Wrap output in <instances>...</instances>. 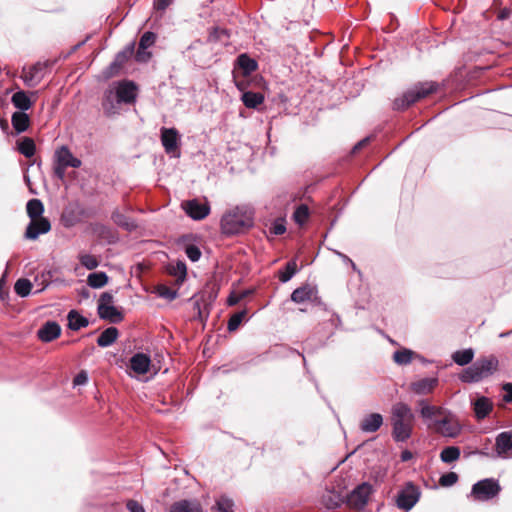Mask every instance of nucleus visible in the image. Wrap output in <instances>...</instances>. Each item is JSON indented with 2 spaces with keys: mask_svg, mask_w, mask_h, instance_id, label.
I'll return each mask as SVG.
<instances>
[{
  "mask_svg": "<svg viewBox=\"0 0 512 512\" xmlns=\"http://www.w3.org/2000/svg\"><path fill=\"white\" fill-rule=\"evenodd\" d=\"M172 2L173 0H154L153 7L156 11L163 13Z\"/></svg>",
  "mask_w": 512,
  "mask_h": 512,
  "instance_id": "nucleus-50",
  "label": "nucleus"
},
{
  "mask_svg": "<svg viewBox=\"0 0 512 512\" xmlns=\"http://www.w3.org/2000/svg\"><path fill=\"white\" fill-rule=\"evenodd\" d=\"M494 449L497 457L501 459H508L511 457L512 430L501 432L496 436Z\"/></svg>",
  "mask_w": 512,
  "mask_h": 512,
  "instance_id": "nucleus-13",
  "label": "nucleus"
},
{
  "mask_svg": "<svg viewBox=\"0 0 512 512\" xmlns=\"http://www.w3.org/2000/svg\"><path fill=\"white\" fill-rule=\"evenodd\" d=\"M125 58L123 53H119L116 57V62H121Z\"/></svg>",
  "mask_w": 512,
  "mask_h": 512,
  "instance_id": "nucleus-63",
  "label": "nucleus"
},
{
  "mask_svg": "<svg viewBox=\"0 0 512 512\" xmlns=\"http://www.w3.org/2000/svg\"><path fill=\"white\" fill-rule=\"evenodd\" d=\"M246 315H247L246 310H241V311L233 314L228 321V325H227L228 330L230 332L236 331L239 328V326L241 325V323L243 322V320L246 318Z\"/></svg>",
  "mask_w": 512,
  "mask_h": 512,
  "instance_id": "nucleus-42",
  "label": "nucleus"
},
{
  "mask_svg": "<svg viewBox=\"0 0 512 512\" xmlns=\"http://www.w3.org/2000/svg\"><path fill=\"white\" fill-rule=\"evenodd\" d=\"M216 504L219 512H234V502L226 496H221Z\"/></svg>",
  "mask_w": 512,
  "mask_h": 512,
  "instance_id": "nucleus-44",
  "label": "nucleus"
},
{
  "mask_svg": "<svg viewBox=\"0 0 512 512\" xmlns=\"http://www.w3.org/2000/svg\"><path fill=\"white\" fill-rule=\"evenodd\" d=\"M438 385V379L436 377H426L410 383V390L417 395H428Z\"/></svg>",
  "mask_w": 512,
  "mask_h": 512,
  "instance_id": "nucleus-19",
  "label": "nucleus"
},
{
  "mask_svg": "<svg viewBox=\"0 0 512 512\" xmlns=\"http://www.w3.org/2000/svg\"><path fill=\"white\" fill-rule=\"evenodd\" d=\"M169 512H202V506L197 500H179L174 502Z\"/></svg>",
  "mask_w": 512,
  "mask_h": 512,
  "instance_id": "nucleus-25",
  "label": "nucleus"
},
{
  "mask_svg": "<svg viewBox=\"0 0 512 512\" xmlns=\"http://www.w3.org/2000/svg\"><path fill=\"white\" fill-rule=\"evenodd\" d=\"M428 428L434 432L444 436L455 438L459 435L461 427L454 415L446 411L441 418L433 420L428 424Z\"/></svg>",
  "mask_w": 512,
  "mask_h": 512,
  "instance_id": "nucleus-5",
  "label": "nucleus"
},
{
  "mask_svg": "<svg viewBox=\"0 0 512 512\" xmlns=\"http://www.w3.org/2000/svg\"><path fill=\"white\" fill-rule=\"evenodd\" d=\"M186 265L183 262H178L175 269L174 274L179 276L180 278H184L186 276Z\"/></svg>",
  "mask_w": 512,
  "mask_h": 512,
  "instance_id": "nucleus-55",
  "label": "nucleus"
},
{
  "mask_svg": "<svg viewBox=\"0 0 512 512\" xmlns=\"http://www.w3.org/2000/svg\"><path fill=\"white\" fill-rule=\"evenodd\" d=\"M392 436L397 442L408 440L413 431L415 415L411 407L404 402H397L391 408Z\"/></svg>",
  "mask_w": 512,
  "mask_h": 512,
  "instance_id": "nucleus-1",
  "label": "nucleus"
},
{
  "mask_svg": "<svg viewBox=\"0 0 512 512\" xmlns=\"http://www.w3.org/2000/svg\"><path fill=\"white\" fill-rule=\"evenodd\" d=\"M185 253L192 262L198 261L201 257V251L196 245H188Z\"/></svg>",
  "mask_w": 512,
  "mask_h": 512,
  "instance_id": "nucleus-48",
  "label": "nucleus"
},
{
  "mask_svg": "<svg viewBox=\"0 0 512 512\" xmlns=\"http://www.w3.org/2000/svg\"><path fill=\"white\" fill-rule=\"evenodd\" d=\"M438 87L436 82L418 83L406 91L401 97L396 98L393 102V108L395 110H404L418 100L436 92Z\"/></svg>",
  "mask_w": 512,
  "mask_h": 512,
  "instance_id": "nucleus-4",
  "label": "nucleus"
},
{
  "mask_svg": "<svg viewBox=\"0 0 512 512\" xmlns=\"http://www.w3.org/2000/svg\"><path fill=\"white\" fill-rule=\"evenodd\" d=\"M26 211L28 216L30 217V220L36 218H43V203L39 199H31L27 202Z\"/></svg>",
  "mask_w": 512,
  "mask_h": 512,
  "instance_id": "nucleus-36",
  "label": "nucleus"
},
{
  "mask_svg": "<svg viewBox=\"0 0 512 512\" xmlns=\"http://www.w3.org/2000/svg\"><path fill=\"white\" fill-rule=\"evenodd\" d=\"M160 296L173 300L176 297V292L167 287H161L159 291Z\"/></svg>",
  "mask_w": 512,
  "mask_h": 512,
  "instance_id": "nucleus-56",
  "label": "nucleus"
},
{
  "mask_svg": "<svg viewBox=\"0 0 512 512\" xmlns=\"http://www.w3.org/2000/svg\"><path fill=\"white\" fill-rule=\"evenodd\" d=\"M475 416L478 420L486 418L493 409L492 401L487 397H479L473 403Z\"/></svg>",
  "mask_w": 512,
  "mask_h": 512,
  "instance_id": "nucleus-26",
  "label": "nucleus"
},
{
  "mask_svg": "<svg viewBox=\"0 0 512 512\" xmlns=\"http://www.w3.org/2000/svg\"><path fill=\"white\" fill-rule=\"evenodd\" d=\"M241 100L247 108L255 109L264 101V95L260 92L247 91L242 94Z\"/></svg>",
  "mask_w": 512,
  "mask_h": 512,
  "instance_id": "nucleus-31",
  "label": "nucleus"
},
{
  "mask_svg": "<svg viewBox=\"0 0 512 512\" xmlns=\"http://www.w3.org/2000/svg\"><path fill=\"white\" fill-rule=\"evenodd\" d=\"M111 218L116 225L125 229L126 231L131 232L137 228L136 222L132 218L121 213L119 210H115L112 213Z\"/></svg>",
  "mask_w": 512,
  "mask_h": 512,
  "instance_id": "nucleus-28",
  "label": "nucleus"
},
{
  "mask_svg": "<svg viewBox=\"0 0 512 512\" xmlns=\"http://www.w3.org/2000/svg\"><path fill=\"white\" fill-rule=\"evenodd\" d=\"M122 102L113 89H107L102 99V109L108 117L116 115L120 111Z\"/></svg>",
  "mask_w": 512,
  "mask_h": 512,
  "instance_id": "nucleus-17",
  "label": "nucleus"
},
{
  "mask_svg": "<svg viewBox=\"0 0 512 512\" xmlns=\"http://www.w3.org/2000/svg\"><path fill=\"white\" fill-rule=\"evenodd\" d=\"M458 481V475L455 472H448L443 474L439 479V484L442 487L453 486Z\"/></svg>",
  "mask_w": 512,
  "mask_h": 512,
  "instance_id": "nucleus-46",
  "label": "nucleus"
},
{
  "mask_svg": "<svg viewBox=\"0 0 512 512\" xmlns=\"http://www.w3.org/2000/svg\"><path fill=\"white\" fill-rule=\"evenodd\" d=\"M246 295V292H243L241 294H231L227 299V303L229 306H234L238 304L239 301L242 300Z\"/></svg>",
  "mask_w": 512,
  "mask_h": 512,
  "instance_id": "nucleus-53",
  "label": "nucleus"
},
{
  "mask_svg": "<svg viewBox=\"0 0 512 512\" xmlns=\"http://www.w3.org/2000/svg\"><path fill=\"white\" fill-rule=\"evenodd\" d=\"M286 231V226L283 219H278L273 222L272 226L270 227V233L273 235H282Z\"/></svg>",
  "mask_w": 512,
  "mask_h": 512,
  "instance_id": "nucleus-49",
  "label": "nucleus"
},
{
  "mask_svg": "<svg viewBox=\"0 0 512 512\" xmlns=\"http://www.w3.org/2000/svg\"><path fill=\"white\" fill-rule=\"evenodd\" d=\"M87 381H88L87 373H86L85 371H81V372H79V373L75 376V378H74V380H73V383H74V385L79 386V385H84V384H86V383H87Z\"/></svg>",
  "mask_w": 512,
  "mask_h": 512,
  "instance_id": "nucleus-54",
  "label": "nucleus"
},
{
  "mask_svg": "<svg viewBox=\"0 0 512 512\" xmlns=\"http://www.w3.org/2000/svg\"><path fill=\"white\" fill-rule=\"evenodd\" d=\"M501 490L497 480L486 478L476 482L471 489V496L477 501H488L496 497Z\"/></svg>",
  "mask_w": 512,
  "mask_h": 512,
  "instance_id": "nucleus-7",
  "label": "nucleus"
},
{
  "mask_svg": "<svg viewBox=\"0 0 512 512\" xmlns=\"http://www.w3.org/2000/svg\"><path fill=\"white\" fill-rule=\"evenodd\" d=\"M46 68V63L37 62L29 67H23L20 77L26 86L35 87L44 78Z\"/></svg>",
  "mask_w": 512,
  "mask_h": 512,
  "instance_id": "nucleus-11",
  "label": "nucleus"
},
{
  "mask_svg": "<svg viewBox=\"0 0 512 512\" xmlns=\"http://www.w3.org/2000/svg\"><path fill=\"white\" fill-rule=\"evenodd\" d=\"M54 162L66 167L79 168L81 160L75 157L67 146L59 147L54 153Z\"/></svg>",
  "mask_w": 512,
  "mask_h": 512,
  "instance_id": "nucleus-18",
  "label": "nucleus"
},
{
  "mask_svg": "<svg viewBox=\"0 0 512 512\" xmlns=\"http://www.w3.org/2000/svg\"><path fill=\"white\" fill-rule=\"evenodd\" d=\"M413 458V454L409 450H404L401 452L400 459L402 462H407Z\"/></svg>",
  "mask_w": 512,
  "mask_h": 512,
  "instance_id": "nucleus-58",
  "label": "nucleus"
},
{
  "mask_svg": "<svg viewBox=\"0 0 512 512\" xmlns=\"http://www.w3.org/2000/svg\"><path fill=\"white\" fill-rule=\"evenodd\" d=\"M126 506L129 512H145L143 506L135 500H129Z\"/></svg>",
  "mask_w": 512,
  "mask_h": 512,
  "instance_id": "nucleus-52",
  "label": "nucleus"
},
{
  "mask_svg": "<svg viewBox=\"0 0 512 512\" xmlns=\"http://www.w3.org/2000/svg\"><path fill=\"white\" fill-rule=\"evenodd\" d=\"M68 167L66 166H62L61 164H58L56 162H54V175L59 179V180H64L65 178V175H66V169Z\"/></svg>",
  "mask_w": 512,
  "mask_h": 512,
  "instance_id": "nucleus-51",
  "label": "nucleus"
},
{
  "mask_svg": "<svg viewBox=\"0 0 512 512\" xmlns=\"http://www.w3.org/2000/svg\"><path fill=\"white\" fill-rule=\"evenodd\" d=\"M418 405L420 407V416L427 425L432 423L433 420L441 418V416L446 412L442 407L432 405L425 399L419 400Z\"/></svg>",
  "mask_w": 512,
  "mask_h": 512,
  "instance_id": "nucleus-16",
  "label": "nucleus"
},
{
  "mask_svg": "<svg viewBox=\"0 0 512 512\" xmlns=\"http://www.w3.org/2000/svg\"><path fill=\"white\" fill-rule=\"evenodd\" d=\"M498 366L499 361L494 355L479 358L461 372L459 379L464 383L479 382L493 375L498 370Z\"/></svg>",
  "mask_w": 512,
  "mask_h": 512,
  "instance_id": "nucleus-3",
  "label": "nucleus"
},
{
  "mask_svg": "<svg viewBox=\"0 0 512 512\" xmlns=\"http://www.w3.org/2000/svg\"><path fill=\"white\" fill-rule=\"evenodd\" d=\"M87 282L92 288H102L107 284L108 276L104 272H94L88 276Z\"/></svg>",
  "mask_w": 512,
  "mask_h": 512,
  "instance_id": "nucleus-38",
  "label": "nucleus"
},
{
  "mask_svg": "<svg viewBox=\"0 0 512 512\" xmlns=\"http://www.w3.org/2000/svg\"><path fill=\"white\" fill-rule=\"evenodd\" d=\"M122 103L132 104L137 97V87L133 82L122 81L119 82L113 89Z\"/></svg>",
  "mask_w": 512,
  "mask_h": 512,
  "instance_id": "nucleus-15",
  "label": "nucleus"
},
{
  "mask_svg": "<svg viewBox=\"0 0 512 512\" xmlns=\"http://www.w3.org/2000/svg\"><path fill=\"white\" fill-rule=\"evenodd\" d=\"M503 390L507 392L504 396L506 402H512V383H506L503 385Z\"/></svg>",
  "mask_w": 512,
  "mask_h": 512,
  "instance_id": "nucleus-57",
  "label": "nucleus"
},
{
  "mask_svg": "<svg viewBox=\"0 0 512 512\" xmlns=\"http://www.w3.org/2000/svg\"><path fill=\"white\" fill-rule=\"evenodd\" d=\"M156 40V35L153 32L147 31L145 32L139 41L138 51L136 54V58L138 61H146L150 57V53H147L146 56L145 50L154 45Z\"/></svg>",
  "mask_w": 512,
  "mask_h": 512,
  "instance_id": "nucleus-24",
  "label": "nucleus"
},
{
  "mask_svg": "<svg viewBox=\"0 0 512 512\" xmlns=\"http://www.w3.org/2000/svg\"><path fill=\"white\" fill-rule=\"evenodd\" d=\"M369 138H365L363 140H361L360 142H358L355 146H354V150H358L360 148H362L364 145H366V143L368 142Z\"/></svg>",
  "mask_w": 512,
  "mask_h": 512,
  "instance_id": "nucleus-60",
  "label": "nucleus"
},
{
  "mask_svg": "<svg viewBox=\"0 0 512 512\" xmlns=\"http://www.w3.org/2000/svg\"><path fill=\"white\" fill-rule=\"evenodd\" d=\"M461 451L457 446H447L440 452V459L443 463L451 464L460 458Z\"/></svg>",
  "mask_w": 512,
  "mask_h": 512,
  "instance_id": "nucleus-34",
  "label": "nucleus"
},
{
  "mask_svg": "<svg viewBox=\"0 0 512 512\" xmlns=\"http://www.w3.org/2000/svg\"><path fill=\"white\" fill-rule=\"evenodd\" d=\"M114 298L109 292H104L98 300V315L110 323H119L123 320L122 312L113 305Z\"/></svg>",
  "mask_w": 512,
  "mask_h": 512,
  "instance_id": "nucleus-6",
  "label": "nucleus"
},
{
  "mask_svg": "<svg viewBox=\"0 0 512 512\" xmlns=\"http://www.w3.org/2000/svg\"><path fill=\"white\" fill-rule=\"evenodd\" d=\"M337 254H338L341 258H343V259H344V261L349 262V263L351 264V266L353 267V269H355V264L353 263V261H352L350 258H348L346 255H344V254H342V253H340V252H338Z\"/></svg>",
  "mask_w": 512,
  "mask_h": 512,
  "instance_id": "nucleus-61",
  "label": "nucleus"
},
{
  "mask_svg": "<svg viewBox=\"0 0 512 512\" xmlns=\"http://www.w3.org/2000/svg\"><path fill=\"white\" fill-rule=\"evenodd\" d=\"M473 358L474 350L472 348L458 350L452 354L453 361L459 366H465L469 364Z\"/></svg>",
  "mask_w": 512,
  "mask_h": 512,
  "instance_id": "nucleus-35",
  "label": "nucleus"
},
{
  "mask_svg": "<svg viewBox=\"0 0 512 512\" xmlns=\"http://www.w3.org/2000/svg\"><path fill=\"white\" fill-rule=\"evenodd\" d=\"M60 333V325L55 321H48L38 330L37 335L41 341L51 342L58 338Z\"/></svg>",
  "mask_w": 512,
  "mask_h": 512,
  "instance_id": "nucleus-21",
  "label": "nucleus"
},
{
  "mask_svg": "<svg viewBox=\"0 0 512 512\" xmlns=\"http://www.w3.org/2000/svg\"><path fill=\"white\" fill-rule=\"evenodd\" d=\"M237 65L242 70L244 76L250 75L258 68V64H257L256 60L249 57L245 53L240 54L237 57Z\"/></svg>",
  "mask_w": 512,
  "mask_h": 512,
  "instance_id": "nucleus-29",
  "label": "nucleus"
},
{
  "mask_svg": "<svg viewBox=\"0 0 512 512\" xmlns=\"http://www.w3.org/2000/svg\"><path fill=\"white\" fill-rule=\"evenodd\" d=\"M383 424V416L379 413L366 415L360 422V429L365 433H374L380 429Z\"/></svg>",
  "mask_w": 512,
  "mask_h": 512,
  "instance_id": "nucleus-23",
  "label": "nucleus"
},
{
  "mask_svg": "<svg viewBox=\"0 0 512 512\" xmlns=\"http://www.w3.org/2000/svg\"><path fill=\"white\" fill-rule=\"evenodd\" d=\"M254 224V210L250 206H236L221 218V231L225 235L245 232Z\"/></svg>",
  "mask_w": 512,
  "mask_h": 512,
  "instance_id": "nucleus-2",
  "label": "nucleus"
},
{
  "mask_svg": "<svg viewBox=\"0 0 512 512\" xmlns=\"http://www.w3.org/2000/svg\"><path fill=\"white\" fill-rule=\"evenodd\" d=\"M118 329L115 327H109L105 329L98 337L97 344L100 347H108L112 345L118 338Z\"/></svg>",
  "mask_w": 512,
  "mask_h": 512,
  "instance_id": "nucleus-32",
  "label": "nucleus"
},
{
  "mask_svg": "<svg viewBox=\"0 0 512 512\" xmlns=\"http://www.w3.org/2000/svg\"><path fill=\"white\" fill-rule=\"evenodd\" d=\"M51 224L47 218L31 219L26 231L25 237L29 240H36L41 234H46L50 231Z\"/></svg>",
  "mask_w": 512,
  "mask_h": 512,
  "instance_id": "nucleus-14",
  "label": "nucleus"
},
{
  "mask_svg": "<svg viewBox=\"0 0 512 512\" xmlns=\"http://www.w3.org/2000/svg\"><path fill=\"white\" fill-rule=\"evenodd\" d=\"M11 123L17 133H22L28 129L30 119L25 112L18 111L13 113Z\"/></svg>",
  "mask_w": 512,
  "mask_h": 512,
  "instance_id": "nucleus-30",
  "label": "nucleus"
},
{
  "mask_svg": "<svg viewBox=\"0 0 512 512\" xmlns=\"http://www.w3.org/2000/svg\"><path fill=\"white\" fill-rule=\"evenodd\" d=\"M511 334H512V329L510 331L500 333L499 337L500 338H505V337L510 336Z\"/></svg>",
  "mask_w": 512,
  "mask_h": 512,
  "instance_id": "nucleus-62",
  "label": "nucleus"
},
{
  "mask_svg": "<svg viewBox=\"0 0 512 512\" xmlns=\"http://www.w3.org/2000/svg\"><path fill=\"white\" fill-rule=\"evenodd\" d=\"M182 208L193 220H202L210 213L208 202H201L198 199H191L182 203Z\"/></svg>",
  "mask_w": 512,
  "mask_h": 512,
  "instance_id": "nucleus-12",
  "label": "nucleus"
},
{
  "mask_svg": "<svg viewBox=\"0 0 512 512\" xmlns=\"http://www.w3.org/2000/svg\"><path fill=\"white\" fill-rule=\"evenodd\" d=\"M413 355H414V352L409 349L397 350L393 354V360L398 365H407V364L411 363V361L413 359Z\"/></svg>",
  "mask_w": 512,
  "mask_h": 512,
  "instance_id": "nucleus-40",
  "label": "nucleus"
},
{
  "mask_svg": "<svg viewBox=\"0 0 512 512\" xmlns=\"http://www.w3.org/2000/svg\"><path fill=\"white\" fill-rule=\"evenodd\" d=\"M18 150L26 158L33 157L35 155V152H36V146H35V143H34L33 139H31L29 137L23 138L18 143Z\"/></svg>",
  "mask_w": 512,
  "mask_h": 512,
  "instance_id": "nucleus-37",
  "label": "nucleus"
},
{
  "mask_svg": "<svg viewBox=\"0 0 512 512\" xmlns=\"http://www.w3.org/2000/svg\"><path fill=\"white\" fill-rule=\"evenodd\" d=\"M421 491L413 482H407L398 492L396 497V505L405 512L410 511L419 501Z\"/></svg>",
  "mask_w": 512,
  "mask_h": 512,
  "instance_id": "nucleus-8",
  "label": "nucleus"
},
{
  "mask_svg": "<svg viewBox=\"0 0 512 512\" xmlns=\"http://www.w3.org/2000/svg\"><path fill=\"white\" fill-rule=\"evenodd\" d=\"M25 180H26L27 184L30 183V180H29V178L27 176L25 177Z\"/></svg>",
  "mask_w": 512,
  "mask_h": 512,
  "instance_id": "nucleus-64",
  "label": "nucleus"
},
{
  "mask_svg": "<svg viewBox=\"0 0 512 512\" xmlns=\"http://www.w3.org/2000/svg\"><path fill=\"white\" fill-rule=\"evenodd\" d=\"M317 298V289L309 284L295 289L291 294V300L297 304L313 301Z\"/></svg>",
  "mask_w": 512,
  "mask_h": 512,
  "instance_id": "nucleus-20",
  "label": "nucleus"
},
{
  "mask_svg": "<svg viewBox=\"0 0 512 512\" xmlns=\"http://www.w3.org/2000/svg\"><path fill=\"white\" fill-rule=\"evenodd\" d=\"M11 102L22 112L29 110L33 104L28 93L23 90L15 92L11 97Z\"/></svg>",
  "mask_w": 512,
  "mask_h": 512,
  "instance_id": "nucleus-27",
  "label": "nucleus"
},
{
  "mask_svg": "<svg viewBox=\"0 0 512 512\" xmlns=\"http://www.w3.org/2000/svg\"><path fill=\"white\" fill-rule=\"evenodd\" d=\"M160 132L161 143L165 152L171 156L179 157L180 135L177 129L162 127Z\"/></svg>",
  "mask_w": 512,
  "mask_h": 512,
  "instance_id": "nucleus-10",
  "label": "nucleus"
},
{
  "mask_svg": "<svg viewBox=\"0 0 512 512\" xmlns=\"http://www.w3.org/2000/svg\"><path fill=\"white\" fill-rule=\"evenodd\" d=\"M308 217L309 208L304 204L299 205L293 214L294 221L299 225H303L307 221Z\"/></svg>",
  "mask_w": 512,
  "mask_h": 512,
  "instance_id": "nucleus-43",
  "label": "nucleus"
},
{
  "mask_svg": "<svg viewBox=\"0 0 512 512\" xmlns=\"http://www.w3.org/2000/svg\"><path fill=\"white\" fill-rule=\"evenodd\" d=\"M32 289V284L28 279L21 278L18 279L14 285V291L20 297H26L30 294Z\"/></svg>",
  "mask_w": 512,
  "mask_h": 512,
  "instance_id": "nucleus-41",
  "label": "nucleus"
},
{
  "mask_svg": "<svg viewBox=\"0 0 512 512\" xmlns=\"http://www.w3.org/2000/svg\"><path fill=\"white\" fill-rule=\"evenodd\" d=\"M89 324V321L87 318L81 316L78 312L75 310H71L68 313V327L71 330L77 331L81 328L87 327Z\"/></svg>",
  "mask_w": 512,
  "mask_h": 512,
  "instance_id": "nucleus-33",
  "label": "nucleus"
},
{
  "mask_svg": "<svg viewBox=\"0 0 512 512\" xmlns=\"http://www.w3.org/2000/svg\"><path fill=\"white\" fill-rule=\"evenodd\" d=\"M510 15V10L507 8L502 9L498 14V19L504 20L507 19Z\"/></svg>",
  "mask_w": 512,
  "mask_h": 512,
  "instance_id": "nucleus-59",
  "label": "nucleus"
},
{
  "mask_svg": "<svg viewBox=\"0 0 512 512\" xmlns=\"http://www.w3.org/2000/svg\"><path fill=\"white\" fill-rule=\"evenodd\" d=\"M297 272V264L296 261H289L284 269L279 271V280L282 283L288 282Z\"/></svg>",
  "mask_w": 512,
  "mask_h": 512,
  "instance_id": "nucleus-39",
  "label": "nucleus"
},
{
  "mask_svg": "<svg viewBox=\"0 0 512 512\" xmlns=\"http://www.w3.org/2000/svg\"><path fill=\"white\" fill-rule=\"evenodd\" d=\"M323 503L328 509H334L340 505V498L338 495L329 493V495L323 496Z\"/></svg>",
  "mask_w": 512,
  "mask_h": 512,
  "instance_id": "nucleus-47",
  "label": "nucleus"
},
{
  "mask_svg": "<svg viewBox=\"0 0 512 512\" xmlns=\"http://www.w3.org/2000/svg\"><path fill=\"white\" fill-rule=\"evenodd\" d=\"M80 263L88 270H93L98 267L99 262L95 256L91 254H82L79 257Z\"/></svg>",
  "mask_w": 512,
  "mask_h": 512,
  "instance_id": "nucleus-45",
  "label": "nucleus"
},
{
  "mask_svg": "<svg viewBox=\"0 0 512 512\" xmlns=\"http://www.w3.org/2000/svg\"><path fill=\"white\" fill-rule=\"evenodd\" d=\"M150 365L151 359L144 353H136L130 359V368L138 375L146 374Z\"/></svg>",
  "mask_w": 512,
  "mask_h": 512,
  "instance_id": "nucleus-22",
  "label": "nucleus"
},
{
  "mask_svg": "<svg viewBox=\"0 0 512 512\" xmlns=\"http://www.w3.org/2000/svg\"><path fill=\"white\" fill-rule=\"evenodd\" d=\"M373 492V486L368 482H363L348 494L347 504L353 509L362 510L368 504Z\"/></svg>",
  "mask_w": 512,
  "mask_h": 512,
  "instance_id": "nucleus-9",
  "label": "nucleus"
}]
</instances>
